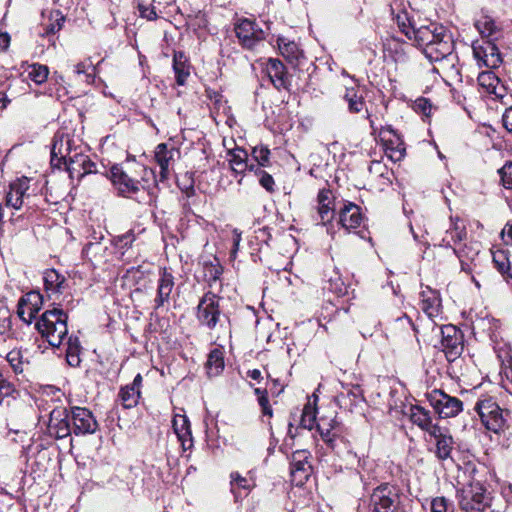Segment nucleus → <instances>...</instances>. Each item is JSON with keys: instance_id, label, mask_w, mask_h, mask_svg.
<instances>
[{"instance_id": "obj_14", "label": "nucleus", "mask_w": 512, "mask_h": 512, "mask_svg": "<svg viewBox=\"0 0 512 512\" xmlns=\"http://www.w3.org/2000/svg\"><path fill=\"white\" fill-rule=\"evenodd\" d=\"M236 36L244 48L252 49L265 39V32L250 19H240L235 24Z\"/></svg>"}, {"instance_id": "obj_22", "label": "nucleus", "mask_w": 512, "mask_h": 512, "mask_svg": "<svg viewBox=\"0 0 512 512\" xmlns=\"http://www.w3.org/2000/svg\"><path fill=\"white\" fill-rule=\"evenodd\" d=\"M143 378L141 374H137L131 384L121 387L118 397L124 408L130 409L135 407L140 399V388L142 386Z\"/></svg>"}, {"instance_id": "obj_34", "label": "nucleus", "mask_w": 512, "mask_h": 512, "mask_svg": "<svg viewBox=\"0 0 512 512\" xmlns=\"http://www.w3.org/2000/svg\"><path fill=\"white\" fill-rule=\"evenodd\" d=\"M21 303L25 305L27 309V321L32 322L40 311L43 303L42 295L37 291H31L20 298Z\"/></svg>"}, {"instance_id": "obj_24", "label": "nucleus", "mask_w": 512, "mask_h": 512, "mask_svg": "<svg viewBox=\"0 0 512 512\" xmlns=\"http://www.w3.org/2000/svg\"><path fill=\"white\" fill-rule=\"evenodd\" d=\"M337 426L338 422L336 420V414L333 411H331L329 415L320 416L316 423V429L322 440L331 447H333V443L337 436V433L335 432Z\"/></svg>"}, {"instance_id": "obj_23", "label": "nucleus", "mask_w": 512, "mask_h": 512, "mask_svg": "<svg viewBox=\"0 0 512 512\" xmlns=\"http://www.w3.org/2000/svg\"><path fill=\"white\" fill-rule=\"evenodd\" d=\"M28 189L29 179L27 177H22L12 182L6 194V206L16 210L20 209Z\"/></svg>"}, {"instance_id": "obj_52", "label": "nucleus", "mask_w": 512, "mask_h": 512, "mask_svg": "<svg viewBox=\"0 0 512 512\" xmlns=\"http://www.w3.org/2000/svg\"><path fill=\"white\" fill-rule=\"evenodd\" d=\"M255 174L260 176L259 183L263 188H265L268 192L274 191V179L270 174L262 169Z\"/></svg>"}, {"instance_id": "obj_64", "label": "nucleus", "mask_w": 512, "mask_h": 512, "mask_svg": "<svg viewBox=\"0 0 512 512\" xmlns=\"http://www.w3.org/2000/svg\"><path fill=\"white\" fill-rule=\"evenodd\" d=\"M178 441L181 443L182 449L184 451L190 449L193 445L192 435L184 436L183 438H178Z\"/></svg>"}, {"instance_id": "obj_38", "label": "nucleus", "mask_w": 512, "mask_h": 512, "mask_svg": "<svg viewBox=\"0 0 512 512\" xmlns=\"http://www.w3.org/2000/svg\"><path fill=\"white\" fill-rule=\"evenodd\" d=\"M280 53L289 61L298 60L302 52L294 41H289L284 37L277 40Z\"/></svg>"}, {"instance_id": "obj_47", "label": "nucleus", "mask_w": 512, "mask_h": 512, "mask_svg": "<svg viewBox=\"0 0 512 512\" xmlns=\"http://www.w3.org/2000/svg\"><path fill=\"white\" fill-rule=\"evenodd\" d=\"M51 20H53L52 23L44 26L43 35L55 34L59 30H61L63 23L65 21V17L59 10H56L51 13Z\"/></svg>"}, {"instance_id": "obj_8", "label": "nucleus", "mask_w": 512, "mask_h": 512, "mask_svg": "<svg viewBox=\"0 0 512 512\" xmlns=\"http://www.w3.org/2000/svg\"><path fill=\"white\" fill-rule=\"evenodd\" d=\"M459 505L466 512H483L490 502L489 495L479 483L470 484L457 494Z\"/></svg>"}, {"instance_id": "obj_39", "label": "nucleus", "mask_w": 512, "mask_h": 512, "mask_svg": "<svg viewBox=\"0 0 512 512\" xmlns=\"http://www.w3.org/2000/svg\"><path fill=\"white\" fill-rule=\"evenodd\" d=\"M344 100L348 104V110L351 113H359L364 109L365 101L361 94L355 88H347Z\"/></svg>"}, {"instance_id": "obj_1", "label": "nucleus", "mask_w": 512, "mask_h": 512, "mask_svg": "<svg viewBox=\"0 0 512 512\" xmlns=\"http://www.w3.org/2000/svg\"><path fill=\"white\" fill-rule=\"evenodd\" d=\"M396 22L400 31L413 41L414 45L423 50L430 62L439 63L442 69L454 68L457 57L453 53L454 40L452 34L438 23L415 26L414 21L403 11L397 14Z\"/></svg>"}, {"instance_id": "obj_55", "label": "nucleus", "mask_w": 512, "mask_h": 512, "mask_svg": "<svg viewBox=\"0 0 512 512\" xmlns=\"http://www.w3.org/2000/svg\"><path fill=\"white\" fill-rule=\"evenodd\" d=\"M15 392V387L13 383L8 381L1 373H0V396L8 397Z\"/></svg>"}, {"instance_id": "obj_42", "label": "nucleus", "mask_w": 512, "mask_h": 512, "mask_svg": "<svg viewBox=\"0 0 512 512\" xmlns=\"http://www.w3.org/2000/svg\"><path fill=\"white\" fill-rule=\"evenodd\" d=\"M206 366L209 375H217L222 371L224 368V360L222 353L218 349L209 353Z\"/></svg>"}, {"instance_id": "obj_40", "label": "nucleus", "mask_w": 512, "mask_h": 512, "mask_svg": "<svg viewBox=\"0 0 512 512\" xmlns=\"http://www.w3.org/2000/svg\"><path fill=\"white\" fill-rule=\"evenodd\" d=\"M223 273V268L219 264V262L216 263H207L204 266V277L205 280L208 283V286L213 289L215 285L221 286L220 283V276Z\"/></svg>"}, {"instance_id": "obj_25", "label": "nucleus", "mask_w": 512, "mask_h": 512, "mask_svg": "<svg viewBox=\"0 0 512 512\" xmlns=\"http://www.w3.org/2000/svg\"><path fill=\"white\" fill-rule=\"evenodd\" d=\"M266 72L276 89L288 88L285 66L279 59L269 58L266 64Z\"/></svg>"}, {"instance_id": "obj_41", "label": "nucleus", "mask_w": 512, "mask_h": 512, "mask_svg": "<svg viewBox=\"0 0 512 512\" xmlns=\"http://www.w3.org/2000/svg\"><path fill=\"white\" fill-rule=\"evenodd\" d=\"M26 73L31 81L39 85L47 80L49 69L46 65L34 63L28 66Z\"/></svg>"}, {"instance_id": "obj_43", "label": "nucleus", "mask_w": 512, "mask_h": 512, "mask_svg": "<svg viewBox=\"0 0 512 512\" xmlns=\"http://www.w3.org/2000/svg\"><path fill=\"white\" fill-rule=\"evenodd\" d=\"M337 400L341 406L357 405L358 402L362 401L361 389L357 386L349 389L346 393L342 392L337 396Z\"/></svg>"}, {"instance_id": "obj_9", "label": "nucleus", "mask_w": 512, "mask_h": 512, "mask_svg": "<svg viewBox=\"0 0 512 512\" xmlns=\"http://www.w3.org/2000/svg\"><path fill=\"white\" fill-rule=\"evenodd\" d=\"M440 348L449 362L459 358L464 349V337L461 330L454 325H445L441 328Z\"/></svg>"}, {"instance_id": "obj_57", "label": "nucleus", "mask_w": 512, "mask_h": 512, "mask_svg": "<svg viewBox=\"0 0 512 512\" xmlns=\"http://www.w3.org/2000/svg\"><path fill=\"white\" fill-rule=\"evenodd\" d=\"M394 325L399 326L403 330L409 332L412 327V321L406 314H403L402 316H399L395 319Z\"/></svg>"}, {"instance_id": "obj_56", "label": "nucleus", "mask_w": 512, "mask_h": 512, "mask_svg": "<svg viewBox=\"0 0 512 512\" xmlns=\"http://www.w3.org/2000/svg\"><path fill=\"white\" fill-rule=\"evenodd\" d=\"M416 110L421 111L424 115H429L431 112L432 105L426 98H419L415 102Z\"/></svg>"}, {"instance_id": "obj_17", "label": "nucleus", "mask_w": 512, "mask_h": 512, "mask_svg": "<svg viewBox=\"0 0 512 512\" xmlns=\"http://www.w3.org/2000/svg\"><path fill=\"white\" fill-rule=\"evenodd\" d=\"M175 282L174 276L167 268H161L157 281V295L155 297V308L158 309L169 303L170 295L173 291Z\"/></svg>"}, {"instance_id": "obj_46", "label": "nucleus", "mask_w": 512, "mask_h": 512, "mask_svg": "<svg viewBox=\"0 0 512 512\" xmlns=\"http://www.w3.org/2000/svg\"><path fill=\"white\" fill-rule=\"evenodd\" d=\"M252 157L257 162L254 169V172L257 173L269 163L270 150L266 146H256L252 150Z\"/></svg>"}, {"instance_id": "obj_37", "label": "nucleus", "mask_w": 512, "mask_h": 512, "mask_svg": "<svg viewBox=\"0 0 512 512\" xmlns=\"http://www.w3.org/2000/svg\"><path fill=\"white\" fill-rule=\"evenodd\" d=\"M475 27L482 35V39H496L497 26L495 21L489 16H481L475 22Z\"/></svg>"}, {"instance_id": "obj_20", "label": "nucleus", "mask_w": 512, "mask_h": 512, "mask_svg": "<svg viewBox=\"0 0 512 512\" xmlns=\"http://www.w3.org/2000/svg\"><path fill=\"white\" fill-rule=\"evenodd\" d=\"M477 81L483 92L493 95L496 99H502L506 95L505 86L492 70L479 73Z\"/></svg>"}, {"instance_id": "obj_21", "label": "nucleus", "mask_w": 512, "mask_h": 512, "mask_svg": "<svg viewBox=\"0 0 512 512\" xmlns=\"http://www.w3.org/2000/svg\"><path fill=\"white\" fill-rule=\"evenodd\" d=\"M363 221L361 208L352 203H344L343 207L339 211V223L343 228L350 231L358 228Z\"/></svg>"}, {"instance_id": "obj_35", "label": "nucleus", "mask_w": 512, "mask_h": 512, "mask_svg": "<svg viewBox=\"0 0 512 512\" xmlns=\"http://www.w3.org/2000/svg\"><path fill=\"white\" fill-rule=\"evenodd\" d=\"M230 486L235 501L238 502L239 499L242 498L240 490H244L246 496L251 491L254 485L251 484V482L246 477L241 476L238 472H232L230 474Z\"/></svg>"}, {"instance_id": "obj_16", "label": "nucleus", "mask_w": 512, "mask_h": 512, "mask_svg": "<svg viewBox=\"0 0 512 512\" xmlns=\"http://www.w3.org/2000/svg\"><path fill=\"white\" fill-rule=\"evenodd\" d=\"M179 156L180 151L173 146H168L166 143H160L156 146L154 158L160 167L159 181L163 182L168 179L170 168Z\"/></svg>"}, {"instance_id": "obj_6", "label": "nucleus", "mask_w": 512, "mask_h": 512, "mask_svg": "<svg viewBox=\"0 0 512 512\" xmlns=\"http://www.w3.org/2000/svg\"><path fill=\"white\" fill-rule=\"evenodd\" d=\"M425 397L439 418L455 417L463 410V402L460 399L442 390L433 389L427 392Z\"/></svg>"}, {"instance_id": "obj_63", "label": "nucleus", "mask_w": 512, "mask_h": 512, "mask_svg": "<svg viewBox=\"0 0 512 512\" xmlns=\"http://www.w3.org/2000/svg\"><path fill=\"white\" fill-rule=\"evenodd\" d=\"M10 44V36L7 33H0V52L5 51Z\"/></svg>"}, {"instance_id": "obj_44", "label": "nucleus", "mask_w": 512, "mask_h": 512, "mask_svg": "<svg viewBox=\"0 0 512 512\" xmlns=\"http://www.w3.org/2000/svg\"><path fill=\"white\" fill-rule=\"evenodd\" d=\"M493 263L497 270L505 277L507 275L508 278H512V275L509 274L510 270V262L507 255V252L504 250H498L493 253Z\"/></svg>"}, {"instance_id": "obj_26", "label": "nucleus", "mask_w": 512, "mask_h": 512, "mask_svg": "<svg viewBox=\"0 0 512 512\" xmlns=\"http://www.w3.org/2000/svg\"><path fill=\"white\" fill-rule=\"evenodd\" d=\"M436 440V455L441 460H446L451 457L454 441L449 431L446 428L439 427V431L431 434Z\"/></svg>"}, {"instance_id": "obj_59", "label": "nucleus", "mask_w": 512, "mask_h": 512, "mask_svg": "<svg viewBox=\"0 0 512 512\" xmlns=\"http://www.w3.org/2000/svg\"><path fill=\"white\" fill-rule=\"evenodd\" d=\"M502 121L505 129L512 133V106L509 108H506L505 112L502 116Z\"/></svg>"}, {"instance_id": "obj_30", "label": "nucleus", "mask_w": 512, "mask_h": 512, "mask_svg": "<svg viewBox=\"0 0 512 512\" xmlns=\"http://www.w3.org/2000/svg\"><path fill=\"white\" fill-rule=\"evenodd\" d=\"M421 297V308L429 318H434L439 314V308L441 301L437 291L432 290L429 287L422 290L420 293Z\"/></svg>"}, {"instance_id": "obj_5", "label": "nucleus", "mask_w": 512, "mask_h": 512, "mask_svg": "<svg viewBox=\"0 0 512 512\" xmlns=\"http://www.w3.org/2000/svg\"><path fill=\"white\" fill-rule=\"evenodd\" d=\"M475 410L488 430L499 433L507 427L510 412L502 410L491 397L478 400Z\"/></svg>"}, {"instance_id": "obj_28", "label": "nucleus", "mask_w": 512, "mask_h": 512, "mask_svg": "<svg viewBox=\"0 0 512 512\" xmlns=\"http://www.w3.org/2000/svg\"><path fill=\"white\" fill-rule=\"evenodd\" d=\"M467 236L466 226L459 218H451V227L446 231L441 241V246L449 248L454 244L463 241Z\"/></svg>"}, {"instance_id": "obj_54", "label": "nucleus", "mask_w": 512, "mask_h": 512, "mask_svg": "<svg viewBox=\"0 0 512 512\" xmlns=\"http://www.w3.org/2000/svg\"><path fill=\"white\" fill-rule=\"evenodd\" d=\"M81 345L78 337L70 336L67 340L66 355H80Z\"/></svg>"}, {"instance_id": "obj_51", "label": "nucleus", "mask_w": 512, "mask_h": 512, "mask_svg": "<svg viewBox=\"0 0 512 512\" xmlns=\"http://www.w3.org/2000/svg\"><path fill=\"white\" fill-rule=\"evenodd\" d=\"M502 185L506 189H512V162H507L498 170Z\"/></svg>"}, {"instance_id": "obj_33", "label": "nucleus", "mask_w": 512, "mask_h": 512, "mask_svg": "<svg viewBox=\"0 0 512 512\" xmlns=\"http://www.w3.org/2000/svg\"><path fill=\"white\" fill-rule=\"evenodd\" d=\"M312 397L313 401L309 398L307 404L304 406L300 420V426L308 430L316 428V423L318 421L316 408L318 396L313 394Z\"/></svg>"}, {"instance_id": "obj_12", "label": "nucleus", "mask_w": 512, "mask_h": 512, "mask_svg": "<svg viewBox=\"0 0 512 512\" xmlns=\"http://www.w3.org/2000/svg\"><path fill=\"white\" fill-rule=\"evenodd\" d=\"M69 413L74 435L94 434L98 430V422L88 408L72 406L69 409Z\"/></svg>"}, {"instance_id": "obj_18", "label": "nucleus", "mask_w": 512, "mask_h": 512, "mask_svg": "<svg viewBox=\"0 0 512 512\" xmlns=\"http://www.w3.org/2000/svg\"><path fill=\"white\" fill-rule=\"evenodd\" d=\"M317 215L320 223L326 225L334 218L336 210L335 197L330 189H321L317 195Z\"/></svg>"}, {"instance_id": "obj_2", "label": "nucleus", "mask_w": 512, "mask_h": 512, "mask_svg": "<svg viewBox=\"0 0 512 512\" xmlns=\"http://www.w3.org/2000/svg\"><path fill=\"white\" fill-rule=\"evenodd\" d=\"M109 178L118 194L123 197L135 198L143 190L151 200L157 186L155 172L140 164H136L133 170L130 165L115 164L109 170Z\"/></svg>"}, {"instance_id": "obj_29", "label": "nucleus", "mask_w": 512, "mask_h": 512, "mask_svg": "<svg viewBox=\"0 0 512 512\" xmlns=\"http://www.w3.org/2000/svg\"><path fill=\"white\" fill-rule=\"evenodd\" d=\"M43 281L45 291L51 297L63 292L66 278L55 269H47L43 273Z\"/></svg>"}, {"instance_id": "obj_53", "label": "nucleus", "mask_w": 512, "mask_h": 512, "mask_svg": "<svg viewBox=\"0 0 512 512\" xmlns=\"http://www.w3.org/2000/svg\"><path fill=\"white\" fill-rule=\"evenodd\" d=\"M138 10H139V13H140V16L142 18H145L149 21H154L158 18V15L155 11V7L154 6H146L144 4H139L138 5Z\"/></svg>"}, {"instance_id": "obj_61", "label": "nucleus", "mask_w": 512, "mask_h": 512, "mask_svg": "<svg viewBox=\"0 0 512 512\" xmlns=\"http://www.w3.org/2000/svg\"><path fill=\"white\" fill-rule=\"evenodd\" d=\"M17 314L19 318L26 323L27 325L31 324V322L27 321L28 315H27V309L24 304L21 303V300L18 302V308H17Z\"/></svg>"}, {"instance_id": "obj_50", "label": "nucleus", "mask_w": 512, "mask_h": 512, "mask_svg": "<svg viewBox=\"0 0 512 512\" xmlns=\"http://www.w3.org/2000/svg\"><path fill=\"white\" fill-rule=\"evenodd\" d=\"M431 512H453V504L445 497H436L431 501Z\"/></svg>"}, {"instance_id": "obj_48", "label": "nucleus", "mask_w": 512, "mask_h": 512, "mask_svg": "<svg viewBox=\"0 0 512 512\" xmlns=\"http://www.w3.org/2000/svg\"><path fill=\"white\" fill-rule=\"evenodd\" d=\"M73 71L77 75H84L86 77V82L89 84L94 81L95 67L90 61L80 62L76 64L74 66Z\"/></svg>"}, {"instance_id": "obj_3", "label": "nucleus", "mask_w": 512, "mask_h": 512, "mask_svg": "<svg viewBox=\"0 0 512 512\" xmlns=\"http://www.w3.org/2000/svg\"><path fill=\"white\" fill-rule=\"evenodd\" d=\"M67 320V314L54 307L41 315L35 327L50 346L59 347L68 334Z\"/></svg>"}, {"instance_id": "obj_36", "label": "nucleus", "mask_w": 512, "mask_h": 512, "mask_svg": "<svg viewBox=\"0 0 512 512\" xmlns=\"http://www.w3.org/2000/svg\"><path fill=\"white\" fill-rule=\"evenodd\" d=\"M51 152L56 155L59 154L60 158L73 156L71 154V139L68 134H56L54 137Z\"/></svg>"}, {"instance_id": "obj_11", "label": "nucleus", "mask_w": 512, "mask_h": 512, "mask_svg": "<svg viewBox=\"0 0 512 512\" xmlns=\"http://www.w3.org/2000/svg\"><path fill=\"white\" fill-rule=\"evenodd\" d=\"M378 136L385 154L391 161L398 162L404 158L406 151L404 142L391 125L382 126L378 131Z\"/></svg>"}, {"instance_id": "obj_31", "label": "nucleus", "mask_w": 512, "mask_h": 512, "mask_svg": "<svg viewBox=\"0 0 512 512\" xmlns=\"http://www.w3.org/2000/svg\"><path fill=\"white\" fill-rule=\"evenodd\" d=\"M229 156V163L233 172L237 174L244 173L245 171L254 172L255 164L249 163L246 150L242 148H235L229 151Z\"/></svg>"}, {"instance_id": "obj_60", "label": "nucleus", "mask_w": 512, "mask_h": 512, "mask_svg": "<svg viewBox=\"0 0 512 512\" xmlns=\"http://www.w3.org/2000/svg\"><path fill=\"white\" fill-rule=\"evenodd\" d=\"M51 164H52L54 167H57V168H61V165H62V164H64V165H65V168L68 170V166H69V157L60 158V155H59V154L54 155V154L51 152Z\"/></svg>"}, {"instance_id": "obj_13", "label": "nucleus", "mask_w": 512, "mask_h": 512, "mask_svg": "<svg viewBox=\"0 0 512 512\" xmlns=\"http://www.w3.org/2000/svg\"><path fill=\"white\" fill-rule=\"evenodd\" d=\"M312 474L311 454L308 450H297L290 459L291 481L296 486L306 483Z\"/></svg>"}, {"instance_id": "obj_27", "label": "nucleus", "mask_w": 512, "mask_h": 512, "mask_svg": "<svg viewBox=\"0 0 512 512\" xmlns=\"http://www.w3.org/2000/svg\"><path fill=\"white\" fill-rule=\"evenodd\" d=\"M95 168L96 164L87 155L74 153L73 156H69L68 171L70 174L77 172L80 176H84L97 172Z\"/></svg>"}, {"instance_id": "obj_62", "label": "nucleus", "mask_w": 512, "mask_h": 512, "mask_svg": "<svg viewBox=\"0 0 512 512\" xmlns=\"http://www.w3.org/2000/svg\"><path fill=\"white\" fill-rule=\"evenodd\" d=\"M12 326V321L10 318H4L0 321V333L5 334L8 333V337L10 336V330Z\"/></svg>"}, {"instance_id": "obj_32", "label": "nucleus", "mask_w": 512, "mask_h": 512, "mask_svg": "<svg viewBox=\"0 0 512 512\" xmlns=\"http://www.w3.org/2000/svg\"><path fill=\"white\" fill-rule=\"evenodd\" d=\"M173 70L177 84L184 85L190 76V65L187 57L181 51L175 52L173 55Z\"/></svg>"}, {"instance_id": "obj_10", "label": "nucleus", "mask_w": 512, "mask_h": 512, "mask_svg": "<svg viewBox=\"0 0 512 512\" xmlns=\"http://www.w3.org/2000/svg\"><path fill=\"white\" fill-rule=\"evenodd\" d=\"M473 55L478 66H485L489 69L499 67L502 62L501 54L492 39H482L472 45Z\"/></svg>"}, {"instance_id": "obj_19", "label": "nucleus", "mask_w": 512, "mask_h": 512, "mask_svg": "<svg viewBox=\"0 0 512 512\" xmlns=\"http://www.w3.org/2000/svg\"><path fill=\"white\" fill-rule=\"evenodd\" d=\"M411 422L429 435L439 431V425L433 423L431 412L420 405H412L409 409Z\"/></svg>"}, {"instance_id": "obj_7", "label": "nucleus", "mask_w": 512, "mask_h": 512, "mask_svg": "<svg viewBox=\"0 0 512 512\" xmlns=\"http://www.w3.org/2000/svg\"><path fill=\"white\" fill-rule=\"evenodd\" d=\"M220 297L212 292H206L200 299L197 306L196 317L200 325L209 330L216 328L221 319V310L219 306Z\"/></svg>"}, {"instance_id": "obj_15", "label": "nucleus", "mask_w": 512, "mask_h": 512, "mask_svg": "<svg viewBox=\"0 0 512 512\" xmlns=\"http://www.w3.org/2000/svg\"><path fill=\"white\" fill-rule=\"evenodd\" d=\"M48 430L50 435L58 439L68 437L73 433L70 413L67 408H59L51 411Z\"/></svg>"}, {"instance_id": "obj_45", "label": "nucleus", "mask_w": 512, "mask_h": 512, "mask_svg": "<svg viewBox=\"0 0 512 512\" xmlns=\"http://www.w3.org/2000/svg\"><path fill=\"white\" fill-rule=\"evenodd\" d=\"M173 429L177 438L192 435L189 419L185 415L176 414L173 418Z\"/></svg>"}, {"instance_id": "obj_49", "label": "nucleus", "mask_w": 512, "mask_h": 512, "mask_svg": "<svg viewBox=\"0 0 512 512\" xmlns=\"http://www.w3.org/2000/svg\"><path fill=\"white\" fill-rule=\"evenodd\" d=\"M6 359L15 373H21L23 371V356L20 350H11Z\"/></svg>"}, {"instance_id": "obj_4", "label": "nucleus", "mask_w": 512, "mask_h": 512, "mask_svg": "<svg viewBox=\"0 0 512 512\" xmlns=\"http://www.w3.org/2000/svg\"><path fill=\"white\" fill-rule=\"evenodd\" d=\"M367 512H398L400 490L393 485L384 483L374 488L367 502H363Z\"/></svg>"}, {"instance_id": "obj_58", "label": "nucleus", "mask_w": 512, "mask_h": 512, "mask_svg": "<svg viewBox=\"0 0 512 512\" xmlns=\"http://www.w3.org/2000/svg\"><path fill=\"white\" fill-rule=\"evenodd\" d=\"M135 240L134 233L132 231H129L123 235L118 236V243L121 245V247H129L132 245V243Z\"/></svg>"}]
</instances>
